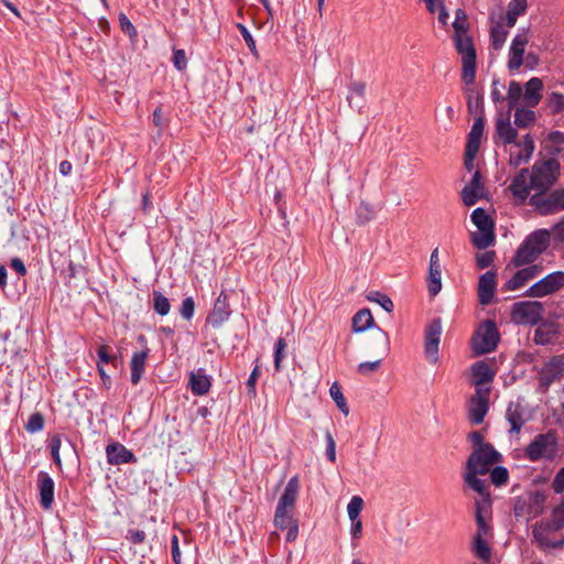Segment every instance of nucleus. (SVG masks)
I'll use <instances>...</instances> for the list:
<instances>
[{
	"mask_svg": "<svg viewBox=\"0 0 564 564\" xmlns=\"http://www.w3.org/2000/svg\"><path fill=\"white\" fill-rule=\"evenodd\" d=\"M551 232L538 229L531 232L518 248L512 263L519 268L533 263L550 246Z\"/></svg>",
	"mask_w": 564,
	"mask_h": 564,
	"instance_id": "1",
	"label": "nucleus"
},
{
	"mask_svg": "<svg viewBox=\"0 0 564 564\" xmlns=\"http://www.w3.org/2000/svg\"><path fill=\"white\" fill-rule=\"evenodd\" d=\"M299 494V480L296 477H292L279 499L275 514L274 524L279 529H286L288 525L296 522L293 518V509Z\"/></svg>",
	"mask_w": 564,
	"mask_h": 564,
	"instance_id": "2",
	"label": "nucleus"
},
{
	"mask_svg": "<svg viewBox=\"0 0 564 564\" xmlns=\"http://www.w3.org/2000/svg\"><path fill=\"white\" fill-rule=\"evenodd\" d=\"M557 434L554 431L538 434L524 449L525 457L530 462L553 460L557 456Z\"/></svg>",
	"mask_w": 564,
	"mask_h": 564,
	"instance_id": "3",
	"label": "nucleus"
},
{
	"mask_svg": "<svg viewBox=\"0 0 564 564\" xmlns=\"http://www.w3.org/2000/svg\"><path fill=\"white\" fill-rule=\"evenodd\" d=\"M558 175L560 163L556 159L536 161L531 171V186L539 193H544L555 184Z\"/></svg>",
	"mask_w": 564,
	"mask_h": 564,
	"instance_id": "4",
	"label": "nucleus"
},
{
	"mask_svg": "<svg viewBox=\"0 0 564 564\" xmlns=\"http://www.w3.org/2000/svg\"><path fill=\"white\" fill-rule=\"evenodd\" d=\"M500 335L495 322L487 319L481 323L471 337V349L475 356L485 355L496 349Z\"/></svg>",
	"mask_w": 564,
	"mask_h": 564,
	"instance_id": "5",
	"label": "nucleus"
},
{
	"mask_svg": "<svg viewBox=\"0 0 564 564\" xmlns=\"http://www.w3.org/2000/svg\"><path fill=\"white\" fill-rule=\"evenodd\" d=\"M471 221L478 228V232L473 234L471 241L478 249H486L495 241L494 221L485 209L478 207L471 213Z\"/></svg>",
	"mask_w": 564,
	"mask_h": 564,
	"instance_id": "6",
	"label": "nucleus"
},
{
	"mask_svg": "<svg viewBox=\"0 0 564 564\" xmlns=\"http://www.w3.org/2000/svg\"><path fill=\"white\" fill-rule=\"evenodd\" d=\"M530 205L541 216H549L564 210V187L549 194L536 193L530 197Z\"/></svg>",
	"mask_w": 564,
	"mask_h": 564,
	"instance_id": "7",
	"label": "nucleus"
},
{
	"mask_svg": "<svg viewBox=\"0 0 564 564\" xmlns=\"http://www.w3.org/2000/svg\"><path fill=\"white\" fill-rule=\"evenodd\" d=\"M501 455L491 444L477 447L473 451L466 463V469H473L480 475H486L491 466L498 463Z\"/></svg>",
	"mask_w": 564,
	"mask_h": 564,
	"instance_id": "8",
	"label": "nucleus"
},
{
	"mask_svg": "<svg viewBox=\"0 0 564 564\" xmlns=\"http://www.w3.org/2000/svg\"><path fill=\"white\" fill-rule=\"evenodd\" d=\"M375 354L379 356L377 360L364 361L357 366V371L362 376H368L376 372L382 362V359L389 354L390 339L386 332L378 329L371 338Z\"/></svg>",
	"mask_w": 564,
	"mask_h": 564,
	"instance_id": "9",
	"label": "nucleus"
},
{
	"mask_svg": "<svg viewBox=\"0 0 564 564\" xmlns=\"http://www.w3.org/2000/svg\"><path fill=\"white\" fill-rule=\"evenodd\" d=\"M543 316V305L536 301L517 302L512 306V319L519 324L536 325Z\"/></svg>",
	"mask_w": 564,
	"mask_h": 564,
	"instance_id": "10",
	"label": "nucleus"
},
{
	"mask_svg": "<svg viewBox=\"0 0 564 564\" xmlns=\"http://www.w3.org/2000/svg\"><path fill=\"white\" fill-rule=\"evenodd\" d=\"M564 286V272L555 271L532 284L525 292L530 297L551 295Z\"/></svg>",
	"mask_w": 564,
	"mask_h": 564,
	"instance_id": "11",
	"label": "nucleus"
},
{
	"mask_svg": "<svg viewBox=\"0 0 564 564\" xmlns=\"http://www.w3.org/2000/svg\"><path fill=\"white\" fill-rule=\"evenodd\" d=\"M545 496L541 492L531 494L528 499H518L513 507L516 518H522L529 521L538 517L543 510Z\"/></svg>",
	"mask_w": 564,
	"mask_h": 564,
	"instance_id": "12",
	"label": "nucleus"
},
{
	"mask_svg": "<svg viewBox=\"0 0 564 564\" xmlns=\"http://www.w3.org/2000/svg\"><path fill=\"white\" fill-rule=\"evenodd\" d=\"M497 369L494 361L479 360L470 367V380L477 389H491L490 383L494 381Z\"/></svg>",
	"mask_w": 564,
	"mask_h": 564,
	"instance_id": "13",
	"label": "nucleus"
},
{
	"mask_svg": "<svg viewBox=\"0 0 564 564\" xmlns=\"http://www.w3.org/2000/svg\"><path fill=\"white\" fill-rule=\"evenodd\" d=\"M442 323L440 318L433 319L425 329L424 352L429 362H438V346L441 341Z\"/></svg>",
	"mask_w": 564,
	"mask_h": 564,
	"instance_id": "14",
	"label": "nucleus"
},
{
	"mask_svg": "<svg viewBox=\"0 0 564 564\" xmlns=\"http://www.w3.org/2000/svg\"><path fill=\"white\" fill-rule=\"evenodd\" d=\"M491 389H477L468 402V417L471 423L480 424L489 410V394Z\"/></svg>",
	"mask_w": 564,
	"mask_h": 564,
	"instance_id": "15",
	"label": "nucleus"
},
{
	"mask_svg": "<svg viewBox=\"0 0 564 564\" xmlns=\"http://www.w3.org/2000/svg\"><path fill=\"white\" fill-rule=\"evenodd\" d=\"M542 265L531 264L518 270L511 279L503 285L506 291H517L527 285L530 281L536 279L542 273Z\"/></svg>",
	"mask_w": 564,
	"mask_h": 564,
	"instance_id": "16",
	"label": "nucleus"
},
{
	"mask_svg": "<svg viewBox=\"0 0 564 564\" xmlns=\"http://www.w3.org/2000/svg\"><path fill=\"white\" fill-rule=\"evenodd\" d=\"M529 42V35L527 31L518 33L511 43L509 51V61L508 67L510 70H516L521 67L523 64V55L525 51V46Z\"/></svg>",
	"mask_w": 564,
	"mask_h": 564,
	"instance_id": "17",
	"label": "nucleus"
},
{
	"mask_svg": "<svg viewBox=\"0 0 564 564\" xmlns=\"http://www.w3.org/2000/svg\"><path fill=\"white\" fill-rule=\"evenodd\" d=\"M564 372V360L560 356L552 357L546 361L539 372L540 382L549 387L555 380H558Z\"/></svg>",
	"mask_w": 564,
	"mask_h": 564,
	"instance_id": "18",
	"label": "nucleus"
},
{
	"mask_svg": "<svg viewBox=\"0 0 564 564\" xmlns=\"http://www.w3.org/2000/svg\"><path fill=\"white\" fill-rule=\"evenodd\" d=\"M531 172L528 169H521L519 173L512 178L511 184L509 186L512 195L523 203L530 194L531 189H534L531 186Z\"/></svg>",
	"mask_w": 564,
	"mask_h": 564,
	"instance_id": "19",
	"label": "nucleus"
},
{
	"mask_svg": "<svg viewBox=\"0 0 564 564\" xmlns=\"http://www.w3.org/2000/svg\"><path fill=\"white\" fill-rule=\"evenodd\" d=\"M496 271L489 270L480 275L478 282V297L482 305L491 303L496 291Z\"/></svg>",
	"mask_w": 564,
	"mask_h": 564,
	"instance_id": "20",
	"label": "nucleus"
},
{
	"mask_svg": "<svg viewBox=\"0 0 564 564\" xmlns=\"http://www.w3.org/2000/svg\"><path fill=\"white\" fill-rule=\"evenodd\" d=\"M484 193L485 187L481 183L480 173L476 171L470 182L463 188L462 199L466 206H473L484 196Z\"/></svg>",
	"mask_w": 564,
	"mask_h": 564,
	"instance_id": "21",
	"label": "nucleus"
},
{
	"mask_svg": "<svg viewBox=\"0 0 564 564\" xmlns=\"http://www.w3.org/2000/svg\"><path fill=\"white\" fill-rule=\"evenodd\" d=\"M37 487L40 494V503L43 509H51L54 502V480L45 471H40L37 475Z\"/></svg>",
	"mask_w": 564,
	"mask_h": 564,
	"instance_id": "22",
	"label": "nucleus"
},
{
	"mask_svg": "<svg viewBox=\"0 0 564 564\" xmlns=\"http://www.w3.org/2000/svg\"><path fill=\"white\" fill-rule=\"evenodd\" d=\"M230 310L227 302V295L221 292L217 297L212 313L208 315V323L213 327H219L229 318Z\"/></svg>",
	"mask_w": 564,
	"mask_h": 564,
	"instance_id": "23",
	"label": "nucleus"
},
{
	"mask_svg": "<svg viewBox=\"0 0 564 564\" xmlns=\"http://www.w3.org/2000/svg\"><path fill=\"white\" fill-rule=\"evenodd\" d=\"M106 454L110 465H121L137 460L133 453L120 443L109 444L106 447Z\"/></svg>",
	"mask_w": 564,
	"mask_h": 564,
	"instance_id": "24",
	"label": "nucleus"
},
{
	"mask_svg": "<svg viewBox=\"0 0 564 564\" xmlns=\"http://www.w3.org/2000/svg\"><path fill=\"white\" fill-rule=\"evenodd\" d=\"M496 134L503 144L516 143L518 132L510 121V112L500 115L496 120Z\"/></svg>",
	"mask_w": 564,
	"mask_h": 564,
	"instance_id": "25",
	"label": "nucleus"
},
{
	"mask_svg": "<svg viewBox=\"0 0 564 564\" xmlns=\"http://www.w3.org/2000/svg\"><path fill=\"white\" fill-rule=\"evenodd\" d=\"M191 391L195 395H205L209 392L212 387V378L206 375L203 368L192 371L188 381Z\"/></svg>",
	"mask_w": 564,
	"mask_h": 564,
	"instance_id": "26",
	"label": "nucleus"
},
{
	"mask_svg": "<svg viewBox=\"0 0 564 564\" xmlns=\"http://www.w3.org/2000/svg\"><path fill=\"white\" fill-rule=\"evenodd\" d=\"M506 419L510 424V434H518L527 422V419L524 417V409L518 402L509 403L506 411Z\"/></svg>",
	"mask_w": 564,
	"mask_h": 564,
	"instance_id": "27",
	"label": "nucleus"
},
{
	"mask_svg": "<svg viewBox=\"0 0 564 564\" xmlns=\"http://www.w3.org/2000/svg\"><path fill=\"white\" fill-rule=\"evenodd\" d=\"M484 127H485L484 119L481 117H479L474 121L471 129L468 133V140H467V145H466V155L470 156V159L475 158L476 153L478 152L480 139L484 133Z\"/></svg>",
	"mask_w": 564,
	"mask_h": 564,
	"instance_id": "28",
	"label": "nucleus"
},
{
	"mask_svg": "<svg viewBox=\"0 0 564 564\" xmlns=\"http://www.w3.org/2000/svg\"><path fill=\"white\" fill-rule=\"evenodd\" d=\"M518 147H522V150L518 154H511L509 159L510 165L518 167L519 165L529 162L531 159L535 145L533 139L527 134L521 143H517Z\"/></svg>",
	"mask_w": 564,
	"mask_h": 564,
	"instance_id": "29",
	"label": "nucleus"
},
{
	"mask_svg": "<svg viewBox=\"0 0 564 564\" xmlns=\"http://www.w3.org/2000/svg\"><path fill=\"white\" fill-rule=\"evenodd\" d=\"M543 83L539 77H532L524 86V101L529 107L539 105L542 98Z\"/></svg>",
	"mask_w": 564,
	"mask_h": 564,
	"instance_id": "30",
	"label": "nucleus"
},
{
	"mask_svg": "<svg viewBox=\"0 0 564 564\" xmlns=\"http://www.w3.org/2000/svg\"><path fill=\"white\" fill-rule=\"evenodd\" d=\"M149 357V349H144L141 351H137L132 355L130 361L131 368V383L138 384L144 373L145 370V361Z\"/></svg>",
	"mask_w": 564,
	"mask_h": 564,
	"instance_id": "31",
	"label": "nucleus"
},
{
	"mask_svg": "<svg viewBox=\"0 0 564 564\" xmlns=\"http://www.w3.org/2000/svg\"><path fill=\"white\" fill-rule=\"evenodd\" d=\"M348 104L351 108L361 111L366 104V85L362 82H354L349 86L347 96Z\"/></svg>",
	"mask_w": 564,
	"mask_h": 564,
	"instance_id": "32",
	"label": "nucleus"
},
{
	"mask_svg": "<svg viewBox=\"0 0 564 564\" xmlns=\"http://www.w3.org/2000/svg\"><path fill=\"white\" fill-rule=\"evenodd\" d=\"M480 475L478 471L473 469H466L464 474V480L466 485L471 488L474 491L478 492L481 497L489 496L488 486L485 480L478 478Z\"/></svg>",
	"mask_w": 564,
	"mask_h": 564,
	"instance_id": "33",
	"label": "nucleus"
},
{
	"mask_svg": "<svg viewBox=\"0 0 564 564\" xmlns=\"http://www.w3.org/2000/svg\"><path fill=\"white\" fill-rule=\"evenodd\" d=\"M532 535L542 549H561L564 540H552L546 531H542L541 527H533Z\"/></svg>",
	"mask_w": 564,
	"mask_h": 564,
	"instance_id": "34",
	"label": "nucleus"
},
{
	"mask_svg": "<svg viewBox=\"0 0 564 564\" xmlns=\"http://www.w3.org/2000/svg\"><path fill=\"white\" fill-rule=\"evenodd\" d=\"M373 324V317L369 310L362 308L352 317L351 327L355 333H361L370 328Z\"/></svg>",
	"mask_w": 564,
	"mask_h": 564,
	"instance_id": "35",
	"label": "nucleus"
},
{
	"mask_svg": "<svg viewBox=\"0 0 564 564\" xmlns=\"http://www.w3.org/2000/svg\"><path fill=\"white\" fill-rule=\"evenodd\" d=\"M455 46L463 56H476L471 40L466 32L456 33Z\"/></svg>",
	"mask_w": 564,
	"mask_h": 564,
	"instance_id": "36",
	"label": "nucleus"
},
{
	"mask_svg": "<svg viewBox=\"0 0 564 564\" xmlns=\"http://www.w3.org/2000/svg\"><path fill=\"white\" fill-rule=\"evenodd\" d=\"M442 269L441 268H429L427 275V290L431 296H435L442 289Z\"/></svg>",
	"mask_w": 564,
	"mask_h": 564,
	"instance_id": "37",
	"label": "nucleus"
},
{
	"mask_svg": "<svg viewBox=\"0 0 564 564\" xmlns=\"http://www.w3.org/2000/svg\"><path fill=\"white\" fill-rule=\"evenodd\" d=\"M514 123L518 128H527L534 123L536 117L531 109L516 107Z\"/></svg>",
	"mask_w": 564,
	"mask_h": 564,
	"instance_id": "38",
	"label": "nucleus"
},
{
	"mask_svg": "<svg viewBox=\"0 0 564 564\" xmlns=\"http://www.w3.org/2000/svg\"><path fill=\"white\" fill-rule=\"evenodd\" d=\"M376 215V209L372 205L361 202L356 208V221L358 225L369 223Z\"/></svg>",
	"mask_w": 564,
	"mask_h": 564,
	"instance_id": "39",
	"label": "nucleus"
},
{
	"mask_svg": "<svg viewBox=\"0 0 564 564\" xmlns=\"http://www.w3.org/2000/svg\"><path fill=\"white\" fill-rule=\"evenodd\" d=\"M525 4L527 0H512L510 2L509 10L506 15L509 28H512L516 24L517 17L525 11Z\"/></svg>",
	"mask_w": 564,
	"mask_h": 564,
	"instance_id": "40",
	"label": "nucleus"
},
{
	"mask_svg": "<svg viewBox=\"0 0 564 564\" xmlns=\"http://www.w3.org/2000/svg\"><path fill=\"white\" fill-rule=\"evenodd\" d=\"M555 336V330L552 325H541L535 329L533 340L538 345H546L550 344Z\"/></svg>",
	"mask_w": 564,
	"mask_h": 564,
	"instance_id": "41",
	"label": "nucleus"
},
{
	"mask_svg": "<svg viewBox=\"0 0 564 564\" xmlns=\"http://www.w3.org/2000/svg\"><path fill=\"white\" fill-rule=\"evenodd\" d=\"M476 74V56H463V74L462 78L466 84H471L475 80Z\"/></svg>",
	"mask_w": 564,
	"mask_h": 564,
	"instance_id": "42",
	"label": "nucleus"
},
{
	"mask_svg": "<svg viewBox=\"0 0 564 564\" xmlns=\"http://www.w3.org/2000/svg\"><path fill=\"white\" fill-rule=\"evenodd\" d=\"M507 35L508 31L500 23L492 25L490 30L492 47L495 50H500L506 42Z\"/></svg>",
	"mask_w": 564,
	"mask_h": 564,
	"instance_id": "43",
	"label": "nucleus"
},
{
	"mask_svg": "<svg viewBox=\"0 0 564 564\" xmlns=\"http://www.w3.org/2000/svg\"><path fill=\"white\" fill-rule=\"evenodd\" d=\"M153 310L161 316L169 314L171 305L166 296L159 291H153Z\"/></svg>",
	"mask_w": 564,
	"mask_h": 564,
	"instance_id": "44",
	"label": "nucleus"
},
{
	"mask_svg": "<svg viewBox=\"0 0 564 564\" xmlns=\"http://www.w3.org/2000/svg\"><path fill=\"white\" fill-rule=\"evenodd\" d=\"M473 551L477 557L482 561H489L491 552L487 542L480 535H475L473 541Z\"/></svg>",
	"mask_w": 564,
	"mask_h": 564,
	"instance_id": "45",
	"label": "nucleus"
},
{
	"mask_svg": "<svg viewBox=\"0 0 564 564\" xmlns=\"http://www.w3.org/2000/svg\"><path fill=\"white\" fill-rule=\"evenodd\" d=\"M365 502L360 496H352L347 505V514L349 520L360 519V513L364 509Z\"/></svg>",
	"mask_w": 564,
	"mask_h": 564,
	"instance_id": "46",
	"label": "nucleus"
},
{
	"mask_svg": "<svg viewBox=\"0 0 564 564\" xmlns=\"http://www.w3.org/2000/svg\"><path fill=\"white\" fill-rule=\"evenodd\" d=\"M522 95V87L518 82H511L509 84L507 99H508V111L517 107V104Z\"/></svg>",
	"mask_w": 564,
	"mask_h": 564,
	"instance_id": "47",
	"label": "nucleus"
},
{
	"mask_svg": "<svg viewBox=\"0 0 564 564\" xmlns=\"http://www.w3.org/2000/svg\"><path fill=\"white\" fill-rule=\"evenodd\" d=\"M367 299L371 302H376L377 304H379L388 313L393 311V302L386 294L372 291L367 295Z\"/></svg>",
	"mask_w": 564,
	"mask_h": 564,
	"instance_id": "48",
	"label": "nucleus"
},
{
	"mask_svg": "<svg viewBox=\"0 0 564 564\" xmlns=\"http://www.w3.org/2000/svg\"><path fill=\"white\" fill-rule=\"evenodd\" d=\"M330 397L333 398L334 402L338 406V409L347 415L349 413V409L346 402V399L340 391V388L337 383H334L329 389Z\"/></svg>",
	"mask_w": 564,
	"mask_h": 564,
	"instance_id": "49",
	"label": "nucleus"
},
{
	"mask_svg": "<svg viewBox=\"0 0 564 564\" xmlns=\"http://www.w3.org/2000/svg\"><path fill=\"white\" fill-rule=\"evenodd\" d=\"M547 107L552 113H560L564 110V95L551 93L547 97Z\"/></svg>",
	"mask_w": 564,
	"mask_h": 564,
	"instance_id": "50",
	"label": "nucleus"
},
{
	"mask_svg": "<svg viewBox=\"0 0 564 564\" xmlns=\"http://www.w3.org/2000/svg\"><path fill=\"white\" fill-rule=\"evenodd\" d=\"M44 427V417L40 412H35L30 415L28 423L25 424V430L29 433H37L42 431Z\"/></svg>",
	"mask_w": 564,
	"mask_h": 564,
	"instance_id": "51",
	"label": "nucleus"
},
{
	"mask_svg": "<svg viewBox=\"0 0 564 564\" xmlns=\"http://www.w3.org/2000/svg\"><path fill=\"white\" fill-rule=\"evenodd\" d=\"M285 348H286V341L284 338L280 337L274 347V368L276 371L281 370V361L285 357Z\"/></svg>",
	"mask_w": 564,
	"mask_h": 564,
	"instance_id": "52",
	"label": "nucleus"
},
{
	"mask_svg": "<svg viewBox=\"0 0 564 564\" xmlns=\"http://www.w3.org/2000/svg\"><path fill=\"white\" fill-rule=\"evenodd\" d=\"M490 479L496 486L505 485L509 479V473L507 468L497 466L490 471Z\"/></svg>",
	"mask_w": 564,
	"mask_h": 564,
	"instance_id": "53",
	"label": "nucleus"
},
{
	"mask_svg": "<svg viewBox=\"0 0 564 564\" xmlns=\"http://www.w3.org/2000/svg\"><path fill=\"white\" fill-rule=\"evenodd\" d=\"M237 28L241 34V36L243 37L248 48L250 50V52L252 53V55L254 56H258V51H257V46H256V41L252 37L251 33L249 32V30L241 23H238L237 24Z\"/></svg>",
	"mask_w": 564,
	"mask_h": 564,
	"instance_id": "54",
	"label": "nucleus"
},
{
	"mask_svg": "<svg viewBox=\"0 0 564 564\" xmlns=\"http://www.w3.org/2000/svg\"><path fill=\"white\" fill-rule=\"evenodd\" d=\"M195 312V302L193 297L188 296L183 300L181 307H180V314L183 318L186 321L192 319Z\"/></svg>",
	"mask_w": 564,
	"mask_h": 564,
	"instance_id": "55",
	"label": "nucleus"
},
{
	"mask_svg": "<svg viewBox=\"0 0 564 564\" xmlns=\"http://www.w3.org/2000/svg\"><path fill=\"white\" fill-rule=\"evenodd\" d=\"M61 445H62V441H61L59 436H54L51 440V443H50L51 455H52L54 463L57 465L58 468H62V460H61V456H59Z\"/></svg>",
	"mask_w": 564,
	"mask_h": 564,
	"instance_id": "56",
	"label": "nucleus"
},
{
	"mask_svg": "<svg viewBox=\"0 0 564 564\" xmlns=\"http://www.w3.org/2000/svg\"><path fill=\"white\" fill-rule=\"evenodd\" d=\"M495 259V252L492 251H486L482 253L477 254L476 257V263L479 269H486L490 267Z\"/></svg>",
	"mask_w": 564,
	"mask_h": 564,
	"instance_id": "57",
	"label": "nucleus"
},
{
	"mask_svg": "<svg viewBox=\"0 0 564 564\" xmlns=\"http://www.w3.org/2000/svg\"><path fill=\"white\" fill-rule=\"evenodd\" d=\"M119 23L121 30L127 33L130 37L137 36V30L134 25L131 23V21L128 19V17L124 13L119 14Z\"/></svg>",
	"mask_w": 564,
	"mask_h": 564,
	"instance_id": "58",
	"label": "nucleus"
},
{
	"mask_svg": "<svg viewBox=\"0 0 564 564\" xmlns=\"http://www.w3.org/2000/svg\"><path fill=\"white\" fill-rule=\"evenodd\" d=\"M475 505H476V518L477 517L485 518V516L488 513V510L490 508V496L481 497V499L477 500Z\"/></svg>",
	"mask_w": 564,
	"mask_h": 564,
	"instance_id": "59",
	"label": "nucleus"
},
{
	"mask_svg": "<svg viewBox=\"0 0 564 564\" xmlns=\"http://www.w3.org/2000/svg\"><path fill=\"white\" fill-rule=\"evenodd\" d=\"M173 64L178 70H183L187 66L186 54L183 50H174L173 52Z\"/></svg>",
	"mask_w": 564,
	"mask_h": 564,
	"instance_id": "60",
	"label": "nucleus"
},
{
	"mask_svg": "<svg viewBox=\"0 0 564 564\" xmlns=\"http://www.w3.org/2000/svg\"><path fill=\"white\" fill-rule=\"evenodd\" d=\"M455 33L466 32V14L463 10L456 11V19L453 23Z\"/></svg>",
	"mask_w": 564,
	"mask_h": 564,
	"instance_id": "61",
	"label": "nucleus"
},
{
	"mask_svg": "<svg viewBox=\"0 0 564 564\" xmlns=\"http://www.w3.org/2000/svg\"><path fill=\"white\" fill-rule=\"evenodd\" d=\"M550 232L555 241L564 242V217L552 227Z\"/></svg>",
	"mask_w": 564,
	"mask_h": 564,
	"instance_id": "62",
	"label": "nucleus"
},
{
	"mask_svg": "<svg viewBox=\"0 0 564 564\" xmlns=\"http://www.w3.org/2000/svg\"><path fill=\"white\" fill-rule=\"evenodd\" d=\"M552 517L555 519L557 527L564 528V498L561 503L553 509Z\"/></svg>",
	"mask_w": 564,
	"mask_h": 564,
	"instance_id": "63",
	"label": "nucleus"
},
{
	"mask_svg": "<svg viewBox=\"0 0 564 564\" xmlns=\"http://www.w3.org/2000/svg\"><path fill=\"white\" fill-rule=\"evenodd\" d=\"M552 486H553L554 491L557 494H561L564 491V466L555 475Z\"/></svg>",
	"mask_w": 564,
	"mask_h": 564,
	"instance_id": "64",
	"label": "nucleus"
}]
</instances>
